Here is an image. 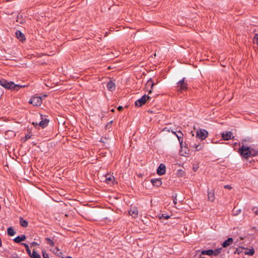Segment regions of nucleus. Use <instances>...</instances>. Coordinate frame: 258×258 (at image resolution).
I'll list each match as a JSON object with an SVG mask.
<instances>
[{
	"mask_svg": "<svg viewBox=\"0 0 258 258\" xmlns=\"http://www.w3.org/2000/svg\"><path fill=\"white\" fill-rule=\"evenodd\" d=\"M196 168H194V170L195 171H196Z\"/></svg>",
	"mask_w": 258,
	"mask_h": 258,
	"instance_id": "47",
	"label": "nucleus"
},
{
	"mask_svg": "<svg viewBox=\"0 0 258 258\" xmlns=\"http://www.w3.org/2000/svg\"><path fill=\"white\" fill-rule=\"evenodd\" d=\"M171 132L176 135L180 143V146L182 147L183 141V134L182 132H181L180 131H174L172 130H171Z\"/></svg>",
	"mask_w": 258,
	"mask_h": 258,
	"instance_id": "8",
	"label": "nucleus"
},
{
	"mask_svg": "<svg viewBox=\"0 0 258 258\" xmlns=\"http://www.w3.org/2000/svg\"><path fill=\"white\" fill-rule=\"evenodd\" d=\"M42 120L40 121L39 123L33 122L32 124L35 126L39 125L42 128H44L48 125L49 122V120L48 119L45 118L44 120L41 117Z\"/></svg>",
	"mask_w": 258,
	"mask_h": 258,
	"instance_id": "7",
	"label": "nucleus"
},
{
	"mask_svg": "<svg viewBox=\"0 0 258 258\" xmlns=\"http://www.w3.org/2000/svg\"><path fill=\"white\" fill-rule=\"evenodd\" d=\"M62 258H73V257H71V256H67V257H62Z\"/></svg>",
	"mask_w": 258,
	"mask_h": 258,
	"instance_id": "43",
	"label": "nucleus"
},
{
	"mask_svg": "<svg viewBox=\"0 0 258 258\" xmlns=\"http://www.w3.org/2000/svg\"><path fill=\"white\" fill-rule=\"evenodd\" d=\"M190 146L191 147L194 148L195 149L196 151H197L201 150L204 147V145H202V144H198L197 145L196 144L190 143Z\"/></svg>",
	"mask_w": 258,
	"mask_h": 258,
	"instance_id": "16",
	"label": "nucleus"
},
{
	"mask_svg": "<svg viewBox=\"0 0 258 258\" xmlns=\"http://www.w3.org/2000/svg\"><path fill=\"white\" fill-rule=\"evenodd\" d=\"M11 258H21L17 254L15 253L11 255Z\"/></svg>",
	"mask_w": 258,
	"mask_h": 258,
	"instance_id": "35",
	"label": "nucleus"
},
{
	"mask_svg": "<svg viewBox=\"0 0 258 258\" xmlns=\"http://www.w3.org/2000/svg\"><path fill=\"white\" fill-rule=\"evenodd\" d=\"M254 249L253 248L249 249H248V248H246L245 251H244V254L245 255H252L254 254Z\"/></svg>",
	"mask_w": 258,
	"mask_h": 258,
	"instance_id": "21",
	"label": "nucleus"
},
{
	"mask_svg": "<svg viewBox=\"0 0 258 258\" xmlns=\"http://www.w3.org/2000/svg\"><path fill=\"white\" fill-rule=\"evenodd\" d=\"M250 156L254 157L258 155V151L250 148Z\"/></svg>",
	"mask_w": 258,
	"mask_h": 258,
	"instance_id": "27",
	"label": "nucleus"
},
{
	"mask_svg": "<svg viewBox=\"0 0 258 258\" xmlns=\"http://www.w3.org/2000/svg\"><path fill=\"white\" fill-rule=\"evenodd\" d=\"M107 88L109 91H113L115 89V85L112 81H109L107 84Z\"/></svg>",
	"mask_w": 258,
	"mask_h": 258,
	"instance_id": "14",
	"label": "nucleus"
},
{
	"mask_svg": "<svg viewBox=\"0 0 258 258\" xmlns=\"http://www.w3.org/2000/svg\"><path fill=\"white\" fill-rule=\"evenodd\" d=\"M208 200L211 202H213L215 200V194L214 192L212 191H210L208 192Z\"/></svg>",
	"mask_w": 258,
	"mask_h": 258,
	"instance_id": "19",
	"label": "nucleus"
},
{
	"mask_svg": "<svg viewBox=\"0 0 258 258\" xmlns=\"http://www.w3.org/2000/svg\"><path fill=\"white\" fill-rule=\"evenodd\" d=\"M224 187L225 188H228V189H231V187L230 185H225L224 186Z\"/></svg>",
	"mask_w": 258,
	"mask_h": 258,
	"instance_id": "39",
	"label": "nucleus"
},
{
	"mask_svg": "<svg viewBox=\"0 0 258 258\" xmlns=\"http://www.w3.org/2000/svg\"><path fill=\"white\" fill-rule=\"evenodd\" d=\"M239 153L243 157L247 158L250 156V147L242 146L239 148Z\"/></svg>",
	"mask_w": 258,
	"mask_h": 258,
	"instance_id": "2",
	"label": "nucleus"
},
{
	"mask_svg": "<svg viewBox=\"0 0 258 258\" xmlns=\"http://www.w3.org/2000/svg\"><path fill=\"white\" fill-rule=\"evenodd\" d=\"M196 168H194V170L195 171H196Z\"/></svg>",
	"mask_w": 258,
	"mask_h": 258,
	"instance_id": "48",
	"label": "nucleus"
},
{
	"mask_svg": "<svg viewBox=\"0 0 258 258\" xmlns=\"http://www.w3.org/2000/svg\"><path fill=\"white\" fill-rule=\"evenodd\" d=\"M122 107L121 106H119L118 107H117V110H118L119 111H121L122 109Z\"/></svg>",
	"mask_w": 258,
	"mask_h": 258,
	"instance_id": "42",
	"label": "nucleus"
},
{
	"mask_svg": "<svg viewBox=\"0 0 258 258\" xmlns=\"http://www.w3.org/2000/svg\"><path fill=\"white\" fill-rule=\"evenodd\" d=\"M155 83L153 82L152 79H150L146 84V87H150L151 89L149 90L148 92L151 94L152 92L153 87H154Z\"/></svg>",
	"mask_w": 258,
	"mask_h": 258,
	"instance_id": "10",
	"label": "nucleus"
},
{
	"mask_svg": "<svg viewBox=\"0 0 258 258\" xmlns=\"http://www.w3.org/2000/svg\"><path fill=\"white\" fill-rule=\"evenodd\" d=\"M148 112H150V113H153V111H152V110H151V111H150V110H149V111H148Z\"/></svg>",
	"mask_w": 258,
	"mask_h": 258,
	"instance_id": "46",
	"label": "nucleus"
},
{
	"mask_svg": "<svg viewBox=\"0 0 258 258\" xmlns=\"http://www.w3.org/2000/svg\"><path fill=\"white\" fill-rule=\"evenodd\" d=\"M163 217H164L165 219H168V218H169V216L167 215V216H164V214H162V216Z\"/></svg>",
	"mask_w": 258,
	"mask_h": 258,
	"instance_id": "40",
	"label": "nucleus"
},
{
	"mask_svg": "<svg viewBox=\"0 0 258 258\" xmlns=\"http://www.w3.org/2000/svg\"><path fill=\"white\" fill-rule=\"evenodd\" d=\"M15 89L14 90H18L20 88H25L27 86L26 85H20L18 84H15Z\"/></svg>",
	"mask_w": 258,
	"mask_h": 258,
	"instance_id": "30",
	"label": "nucleus"
},
{
	"mask_svg": "<svg viewBox=\"0 0 258 258\" xmlns=\"http://www.w3.org/2000/svg\"><path fill=\"white\" fill-rule=\"evenodd\" d=\"M199 258H205L204 257H200Z\"/></svg>",
	"mask_w": 258,
	"mask_h": 258,
	"instance_id": "50",
	"label": "nucleus"
},
{
	"mask_svg": "<svg viewBox=\"0 0 258 258\" xmlns=\"http://www.w3.org/2000/svg\"><path fill=\"white\" fill-rule=\"evenodd\" d=\"M166 167L163 164H161L158 167L157 173L159 175H162L165 173Z\"/></svg>",
	"mask_w": 258,
	"mask_h": 258,
	"instance_id": "9",
	"label": "nucleus"
},
{
	"mask_svg": "<svg viewBox=\"0 0 258 258\" xmlns=\"http://www.w3.org/2000/svg\"><path fill=\"white\" fill-rule=\"evenodd\" d=\"M253 41L254 43H255L258 46V33L255 35L253 39Z\"/></svg>",
	"mask_w": 258,
	"mask_h": 258,
	"instance_id": "31",
	"label": "nucleus"
},
{
	"mask_svg": "<svg viewBox=\"0 0 258 258\" xmlns=\"http://www.w3.org/2000/svg\"><path fill=\"white\" fill-rule=\"evenodd\" d=\"M151 182L154 186L159 187L162 185V181L160 179H153L151 180Z\"/></svg>",
	"mask_w": 258,
	"mask_h": 258,
	"instance_id": "15",
	"label": "nucleus"
},
{
	"mask_svg": "<svg viewBox=\"0 0 258 258\" xmlns=\"http://www.w3.org/2000/svg\"><path fill=\"white\" fill-rule=\"evenodd\" d=\"M244 250H245V248L244 247L240 246L235 249L234 253L235 254L237 253L238 254H240L241 253H244Z\"/></svg>",
	"mask_w": 258,
	"mask_h": 258,
	"instance_id": "24",
	"label": "nucleus"
},
{
	"mask_svg": "<svg viewBox=\"0 0 258 258\" xmlns=\"http://www.w3.org/2000/svg\"><path fill=\"white\" fill-rule=\"evenodd\" d=\"M150 96L144 95L135 102V105L137 107H141L144 105L148 100H150Z\"/></svg>",
	"mask_w": 258,
	"mask_h": 258,
	"instance_id": "3",
	"label": "nucleus"
},
{
	"mask_svg": "<svg viewBox=\"0 0 258 258\" xmlns=\"http://www.w3.org/2000/svg\"><path fill=\"white\" fill-rule=\"evenodd\" d=\"M8 234L10 236H14L16 232L12 227H10L7 229Z\"/></svg>",
	"mask_w": 258,
	"mask_h": 258,
	"instance_id": "26",
	"label": "nucleus"
},
{
	"mask_svg": "<svg viewBox=\"0 0 258 258\" xmlns=\"http://www.w3.org/2000/svg\"><path fill=\"white\" fill-rule=\"evenodd\" d=\"M213 249H208V250H204L201 251V254L202 255H212L213 254Z\"/></svg>",
	"mask_w": 258,
	"mask_h": 258,
	"instance_id": "23",
	"label": "nucleus"
},
{
	"mask_svg": "<svg viewBox=\"0 0 258 258\" xmlns=\"http://www.w3.org/2000/svg\"><path fill=\"white\" fill-rule=\"evenodd\" d=\"M184 153H185V154H188V153H186V151H184Z\"/></svg>",
	"mask_w": 258,
	"mask_h": 258,
	"instance_id": "49",
	"label": "nucleus"
},
{
	"mask_svg": "<svg viewBox=\"0 0 258 258\" xmlns=\"http://www.w3.org/2000/svg\"><path fill=\"white\" fill-rule=\"evenodd\" d=\"M25 138L26 139V140L28 139H30L31 138V136H30V135H26L25 136Z\"/></svg>",
	"mask_w": 258,
	"mask_h": 258,
	"instance_id": "41",
	"label": "nucleus"
},
{
	"mask_svg": "<svg viewBox=\"0 0 258 258\" xmlns=\"http://www.w3.org/2000/svg\"><path fill=\"white\" fill-rule=\"evenodd\" d=\"M31 258H41V256L38 254L34 249L33 250L32 253L29 254Z\"/></svg>",
	"mask_w": 258,
	"mask_h": 258,
	"instance_id": "25",
	"label": "nucleus"
},
{
	"mask_svg": "<svg viewBox=\"0 0 258 258\" xmlns=\"http://www.w3.org/2000/svg\"><path fill=\"white\" fill-rule=\"evenodd\" d=\"M43 258H49L48 254L45 251H42Z\"/></svg>",
	"mask_w": 258,
	"mask_h": 258,
	"instance_id": "33",
	"label": "nucleus"
},
{
	"mask_svg": "<svg viewBox=\"0 0 258 258\" xmlns=\"http://www.w3.org/2000/svg\"><path fill=\"white\" fill-rule=\"evenodd\" d=\"M183 144L182 143V147L180 146L181 148L182 149V150L180 151V154L182 156L184 155V154L182 153L183 152V150H182V148H183Z\"/></svg>",
	"mask_w": 258,
	"mask_h": 258,
	"instance_id": "38",
	"label": "nucleus"
},
{
	"mask_svg": "<svg viewBox=\"0 0 258 258\" xmlns=\"http://www.w3.org/2000/svg\"><path fill=\"white\" fill-rule=\"evenodd\" d=\"M233 239L232 237H229L223 242L222 246L223 247H227L230 246L233 243Z\"/></svg>",
	"mask_w": 258,
	"mask_h": 258,
	"instance_id": "12",
	"label": "nucleus"
},
{
	"mask_svg": "<svg viewBox=\"0 0 258 258\" xmlns=\"http://www.w3.org/2000/svg\"><path fill=\"white\" fill-rule=\"evenodd\" d=\"M113 178H114L113 177L109 176L108 177L106 178V180L107 182H109V181H112Z\"/></svg>",
	"mask_w": 258,
	"mask_h": 258,
	"instance_id": "34",
	"label": "nucleus"
},
{
	"mask_svg": "<svg viewBox=\"0 0 258 258\" xmlns=\"http://www.w3.org/2000/svg\"><path fill=\"white\" fill-rule=\"evenodd\" d=\"M176 88L177 91L180 92L187 89V84L184 82V78H183L177 83Z\"/></svg>",
	"mask_w": 258,
	"mask_h": 258,
	"instance_id": "4",
	"label": "nucleus"
},
{
	"mask_svg": "<svg viewBox=\"0 0 258 258\" xmlns=\"http://www.w3.org/2000/svg\"><path fill=\"white\" fill-rule=\"evenodd\" d=\"M208 135V132L205 130L200 129L197 132V137L202 140H205Z\"/></svg>",
	"mask_w": 258,
	"mask_h": 258,
	"instance_id": "6",
	"label": "nucleus"
},
{
	"mask_svg": "<svg viewBox=\"0 0 258 258\" xmlns=\"http://www.w3.org/2000/svg\"><path fill=\"white\" fill-rule=\"evenodd\" d=\"M172 197L174 198L173 203H174V205H176L177 203V201H176L177 195H176L174 197L173 196Z\"/></svg>",
	"mask_w": 258,
	"mask_h": 258,
	"instance_id": "37",
	"label": "nucleus"
},
{
	"mask_svg": "<svg viewBox=\"0 0 258 258\" xmlns=\"http://www.w3.org/2000/svg\"><path fill=\"white\" fill-rule=\"evenodd\" d=\"M241 212V210L240 209H236V208H234L233 210V213L234 215H237L239 213H240Z\"/></svg>",
	"mask_w": 258,
	"mask_h": 258,
	"instance_id": "32",
	"label": "nucleus"
},
{
	"mask_svg": "<svg viewBox=\"0 0 258 258\" xmlns=\"http://www.w3.org/2000/svg\"><path fill=\"white\" fill-rule=\"evenodd\" d=\"M222 249V248L220 247V248L215 249V250H213L214 253H213V255H214L215 256H217V255H219L220 253V252H221Z\"/></svg>",
	"mask_w": 258,
	"mask_h": 258,
	"instance_id": "28",
	"label": "nucleus"
},
{
	"mask_svg": "<svg viewBox=\"0 0 258 258\" xmlns=\"http://www.w3.org/2000/svg\"><path fill=\"white\" fill-rule=\"evenodd\" d=\"M232 133L231 132H226L222 134V137L224 140L228 141L231 138Z\"/></svg>",
	"mask_w": 258,
	"mask_h": 258,
	"instance_id": "11",
	"label": "nucleus"
},
{
	"mask_svg": "<svg viewBox=\"0 0 258 258\" xmlns=\"http://www.w3.org/2000/svg\"><path fill=\"white\" fill-rule=\"evenodd\" d=\"M38 245H39V244H38V243H37V242H32V243H31V247H34V246H35Z\"/></svg>",
	"mask_w": 258,
	"mask_h": 258,
	"instance_id": "36",
	"label": "nucleus"
},
{
	"mask_svg": "<svg viewBox=\"0 0 258 258\" xmlns=\"http://www.w3.org/2000/svg\"><path fill=\"white\" fill-rule=\"evenodd\" d=\"M20 224L22 227L25 228L27 227L28 225V222L22 217H21L20 219Z\"/></svg>",
	"mask_w": 258,
	"mask_h": 258,
	"instance_id": "22",
	"label": "nucleus"
},
{
	"mask_svg": "<svg viewBox=\"0 0 258 258\" xmlns=\"http://www.w3.org/2000/svg\"><path fill=\"white\" fill-rule=\"evenodd\" d=\"M29 103L34 106H40L42 103V98L40 97H33L30 99Z\"/></svg>",
	"mask_w": 258,
	"mask_h": 258,
	"instance_id": "5",
	"label": "nucleus"
},
{
	"mask_svg": "<svg viewBox=\"0 0 258 258\" xmlns=\"http://www.w3.org/2000/svg\"><path fill=\"white\" fill-rule=\"evenodd\" d=\"M111 111H112V112H114V109H112L111 110Z\"/></svg>",
	"mask_w": 258,
	"mask_h": 258,
	"instance_id": "45",
	"label": "nucleus"
},
{
	"mask_svg": "<svg viewBox=\"0 0 258 258\" xmlns=\"http://www.w3.org/2000/svg\"><path fill=\"white\" fill-rule=\"evenodd\" d=\"M128 213L132 217H133L134 218H135L138 216V211L136 208H134L130 210Z\"/></svg>",
	"mask_w": 258,
	"mask_h": 258,
	"instance_id": "18",
	"label": "nucleus"
},
{
	"mask_svg": "<svg viewBox=\"0 0 258 258\" xmlns=\"http://www.w3.org/2000/svg\"><path fill=\"white\" fill-rule=\"evenodd\" d=\"M16 37L20 41H23L25 39V35L20 31H17L15 33Z\"/></svg>",
	"mask_w": 258,
	"mask_h": 258,
	"instance_id": "13",
	"label": "nucleus"
},
{
	"mask_svg": "<svg viewBox=\"0 0 258 258\" xmlns=\"http://www.w3.org/2000/svg\"><path fill=\"white\" fill-rule=\"evenodd\" d=\"M22 245H23L25 246V248H26V250L27 252L28 253V254L29 255V254H30V253H31V252L30 249H29V247L28 245L27 244H26V243H22Z\"/></svg>",
	"mask_w": 258,
	"mask_h": 258,
	"instance_id": "29",
	"label": "nucleus"
},
{
	"mask_svg": "<svg viewBox=\"0 0 258 258\" xmlns=\"http://www.w3.org/2000/svg\"><path fill=\"white\" fill-rule=\"evenodd\" d=\"M54 237L52 238V239H50V238L46 237L45 238V240L46 241V243L51 246H54V242L53 241Z\"/></svg>",
	"mask_w": 258,
	"mask_h": 258,
	"instance_id": "20",
	"label": "nucleus"
},
{
	"mask_svg": "<svg viewBox=\"0 0 258 258\" xmlns=\"http://www.w3.org/2000/svg\"><path fill=\"white\" fill-rule=\"evenodd\" d=\"M255 214L257 215V214H258V210H257V211H255Z\"/></svg>",
	"mask_w": 258,
	"mask_h": 258,
	"instance_id": "44",
	"label": "nucleus"
},
{
	"mask_svg": "<svg viewBox=\"0 0 258 258\" xmlns=\"http://www.w3.org/2000/svg\"><path fill=\"white\" fill-rule=\"evenodd\" d=\"M26 236L25 235H21L15 237L14 241L16 243H20L22 241H24L26 239Z\"/></svg>",
	"mask_w": 258,
	"mask_h": 258,
	"instance_id": "17",
	"label": "nucleus"
},
{
	"mask_svg": "<svg viewBox=\"0 0 258 258\" xmlns=\"http://www.w3.org/2000/svg\"><path fill=\"white\" fill-rule=\"evenodd\" d=\"M0 85L6 89L12 90L15 89L16 86L12 81L8 82L5 79H0Z\"/></svg>",
	"mask_w": 258,
	"mask_h": 258,
	"instance_id": "1",
	"label": "nucleus"
}]
</instances>
